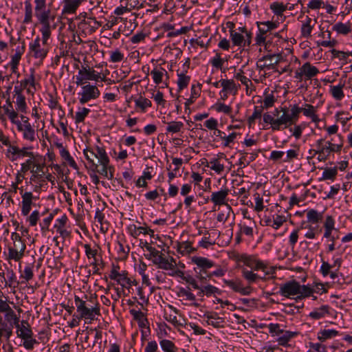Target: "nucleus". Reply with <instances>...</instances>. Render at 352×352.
<instances>
[{"instance_id": "42", "label": "nucleus", "mask_w": 352, "mask_h": 352, "mask_svg": "<svg viewBox=\"0 0 352 352\" xmlns=\"http://www.w3.org/2000/svg\"><path fill=\"white\" fill-rule=\"evenodd\" d=\"M329 314V307L327 305L314 308L309 314V317L313 320H320Z\"/></svg>"}, {"instance_id": "56", "label": "nucleus", "mask_w": 352, "mask_h": 352, "mask_svg": "<svg viewBox=\"0 0 352 352\" xmlns=\"http://www.w3.org/2000/svg\"><path fill=\"white\" fill-rule=\"evenodd\" d=\"M245 218L249 221V223L244 222L241 224L240 230L243 234L251 236L253 235L254 228L256 226V223L250 217L245 216Z\"/></svg>"}, {"instance_id": "45", "label": "nucleus", "mask_w": 352, "mask_h": 352, "mask_svg": "<svg viewBox=\"0 0 352 352\" xmlns=\"http://www.w3.org/2000/svg\"><path fill=\"white\" fill-rule=\"evenodd\" d=\"M288 219V214L286 211L277 212L272 215L273 225L274 230L279 229Z\"/></svg>"}, {"instance_id": "60", "label": "nucleus", "mask_w": 352, "mask_h": 352, "mask_svg": "<svg viewBox=\"0 0 352 352\" xmlns=\"http://www.w3.org/2000/svg\"><path fill=\"white\" fill-rule=\"evenodd\" d=\"M24 19H23V23L25 24H29L32 23V17H33V10H32V6L29 0H25L24 1Z\"/></svg>"}, {"instance_id": "32", "label": "nucleus", "mask_w": 352, "mask_h": 352, "mask_svg": "<svg viewBox=\"0 0 352 352\" xmlns=\"http://www.w3.org/2000/svg\"><path fill=\"white\" fill-rule=\"evenodd\" d=\"M224 282L229 288L242 295H249L251 293V289L244 287L239 280H225Z\"/></svg>"}, {"instance_id": "58", "label": "nucleus", "mask_w": 352, "mask_h": 352, "mask_svg": "<svg viewBox=\"0 0 352 352\" xmlns=\"http://www.w3.org/2000/svg\"><path fill=\"white\" fill-rule=\"evenodd\" d=\"M160 346L163 352H177L178 348L175 343L168 339H163L159 341Z\"/></svg>"}, {"instance_id": "38", "label": "nucleus", "mask_w": 352, "mask_h": 352, "mask_svg": "<svg viewBox=\"0 0 352 352\" xmlns=\"http://www.w3.org/2000/svg\"><path fill=\"white\" fill-rule=\"evenodd\" d=\"M134 102L136 111L142 113H146L147 109L152 106L151 101L142 96L135 98Z\"/></svg>"}, {"instance_id": "23", "label": "nucleus", "mask_w": 352, "mask_h": 352, "mask_svg": "<svg viewBox=\"0 0 352 352\" xmlns=\"http://www.w3.org/2000/svg\"><path fill=\"white\" fill-rule=\"evenodd\" d=\"M270 9L273 13L272 19L276 21H278L279 24L286 20L287 16L284 14L285 11H286L285 3L277 1H273L270 4Z\"/></svg>"}, {"instance_id": "55", "label": "nucleus", "mask_w": 352, "mask_h": 352, "mask_svg": "<svg viewBox=\"0 0 352 352\" xmlns=\"http://www.w3.org/2000/svg\"><path fill=\"white\" fill-rule=\"evenodd\" d=\"M210 109L214 110L217 113H221L226 115H230V113H232V107L220 101H217L213 104L210 107Z\"/></svg>"}, {"instance_id": "48", "label": "nucleus", "mask_w": 352, "mask_h": 352, "mask_svg": "<svg viewBox=\"0 0 352 352\" xmlns=\"http://www.w3.org/2000/svg\"><path fill=\"white\" fill-rule=\"evenodd\" d=\"M206 166L219 175L225 171L224 164L218 158H210Z\"/></svg>"}, {"instance_id": "5", "label": "nucleus", "mask_w": 352, "mask_h": 352, "mask_svg": "<svg viewBox=\"0 0 352 352\" xmlns=\"http://www.w3.org/2000/svg\"><path fill=\"white\" fill-rule=\"evenodd\" d=\"M344 137L338 134L337 139L331 138L329 140L320 138L316 141L314 153L320 162H324L331 153H340L343 148Z\"/></svg>"}, {"instance_id": "64", "label": "nucleus", "mask_w": 352, "mask_h": 352, "mask_svg": "<svg viewBox=\"0 0 352 352\" xmlns=\"http://www.w3.org/2000/svg\"><path fill=\"white\" fill-rule=\"evenodd\" d=\"M193 287L195 289H199L204 295H206L207 296H210L218 292V289L216 287L211 285L199 287L197 284H195L193 285Z\"/></svg>"}, {"instance_id": "10", "label": "nucleus", "mask_w": 352, "mask_h": 352, "mask_svg": "<svg viewBox=\"0 0 352 352\" xmlns=\"http://www.w3.org/2000/svg\"><path fill=\"white\" fill-rule=\"evenodd\" d=\"M230 38L233 46L242 51H248L252 42V32L245 25H241L236 28V32H231Z\"/></svg>"}, {"instance_id": "54", "label": "nucleus", "mask_w": 352, "mask_h": 352, "mask_svg": "<svg viewBox=\"0 0 352 352\" xmlns=\"http://www.w3.org/2000/svg\"><path fill=\"white\" fill-rule=\"evenodd\" d=\"M59 154L63 161L64 164L69 166L73 169H78V165L76 161L74 160V157L71 155V154L67 148L60 152Z\"/></svg>"}, {"instance_id": "15", "label": "nucleus", "mask_w": 352, "mask_h": 352, "mask_svg": "<svg viewBox=\"0 0 352 352\" xmlns=\"http://www.w3.org/2000/svg\"><path fill=\"white\" fill-rule=\"evenodd\" d=\"M75 77L76 85H87L90 83L89 81L105 82L107 80L104 75L102 76L100 72L89 67H82L78 70Z\"/></svg>"}, {"instance_id": "59", "label": "nucleus", "mask_w": 352, "mask_h": 352, "mask_svg": "<svg viewBox=\"0 0 352 352\" xmlns=\"http://www.w3.org/2000/svg\"><path fill=\"white\" fill-rule=\"evenodd\" d=\"M109 58L108 59L109 63H120L124 58V53L119 48H116L109 52Z\"/></svg>"}, {"instance_id": "53", "label": "nucleus", "mask_w": 352, "mask_h": 352, "mask_svg": "<svg viewBox=\"0 0 352 352\" xmlns=\"http://www.w3.org/2000/svg\"><path fill=\"white\" fill-rule=\"evenodd\" d=\"M233 78L241 82L242 85H245L248 91L250 86L252 85V81L244 75V72L242 68L235 70L234 72Z\"/></svg>"}, {"instance_id": "21", "label": "nucleus", "mask_w": 352, "mask_h": 352, "mask_svg": "<svg viewBox=\"0 0 352 352\" xmlns=\"http://www.w3.org/2000/svg\"><path fill=\"white\" fill-rule=\"evenodd\" d=\"M319 73V69L309 62L304 63L295 72L294 78L298 81L311 80Z\"/></svg>"}, {"instance_id": "35", "label": "nucleus", "mask_w": 352, "mask_h": 352, "mask_svg": "<svg viewBox=\"0 0 352 352\" xmlns=\"http://www.w3.org/2000/svg\"><path fill=\"white\" fill-rule=\"evenodd\" d=\"M184 124L181 121H170L166 122V126L165 129V133L167 135L180 134L184 132Z\"/></svg>"}, {"instance_id": "41", "label": "nucleus", "mask_w": 352, "mask_h": 352, "mask_svg": "<svg viewBox=\"0 0 352 352\" xmlns=\"http://www.w3.org/2000/svg\"><path fill=\"white\" fill-rule=\"evenodd\" d=\"M344 82H340L336 85L329 86V93L334 100L341 101L344 98Z\"/></svg>"}, {"instance_id": "36", "label": "nucleus", "mask_w": 352, "mask_h": 352, "mask_svg": "<svg viewBox=\"0 0 352 352\" xmlns=\"http://www.w3.org/2000/svg\"><path fill=\"white\" fill-rule=\"evenodd\" d=\"M228 195V189H221L219 191L212 192L210 200L215 206H223L226 204Z\"/></svg>"}, {"instance_id": "4", "label": "nucleus", "mask_w": 352, "mask_h": 352, "mask_svg": "<svg viewBox=\"0 0 352 352\" xmlns=\"http://www.w3.org/2000/svg\"><path fill=\"white\" fill-rule=\"evenodd\" d=\"M18 189L21 197V201L19 204L21 214L24 217H27L26 221L29 226L34 227L36 226L38 221L43 214L38 210H34L30 214L32 207L34 206V202L38 200V197L31 191L25 190L23 186H21Z\"/></svg>"}, {"instance_id": "57", "label": "nucleus", "mask_w": 352, "mask_h": 352, "mask_svg": "<svg viewBox=\"0 0 352 352\" xmlns=\"http://www.w3.org/2000/svg\"><path fill=\"white\" fill-rule=\"evenodd\" d=\"M3 108L10 122H12L21 116L14 109L12 104L9 100L6 101V103L3 106Z\"/></svg>"}, {"instance_id": "62", "label": "nucleus", "mask_w": 352, "mask_h": 352, "mask_svg": "<svg viewBox=\"0 0 352 352\" xmlns=\"http://www.w3.org/2000/svg\"><path fill=\"white\" fill-rule=\"evenodd\" d=\"M91 110L86 107H78L75 113L74 120L76 124L84 122L85 119L87 117Z\"/></svg>"}, {"instance_id": "52", "label": "nucleus", "mask_w": 352, "mask_h": 352, "mask_svg": "<svg viewBox=\"0 0 352 352\" xmlns=\"http://www.w3.org/2000/svg\"><path fill=\"white\" fill-rule=\"evenodd\" d=\"M129 313L133 316V319L138 322V325L140 327H146L147 324V319L142 311L131 309L129 310Z\"/></svg>"}, {"instance_id": "29", "label": "nucleus", "mask_w": 352, "mask_h": 352, "mask_svg": "<svg viewBox=\"0 0 352 352\" xmlns=\"http://www.w3.org/2000/svg\"><path fill=\"white\" fill-rule=\"evenodd\" d=\"M297 108L298 109V119L300 112H302L303 115L309 118L313 122L317 123L320 121V118L316 113V108L313 105L305 103L302 107L297 105Z\"/></svg>"}, {"instance_id": "46", "label": "nucleus", "mask_w": 352, "mask_h": 352, "mask_svg": "<svg viewBox=\"0 0 352 352\" xmlns=\"http://www.w3.org/2000/svg\"><path fill=\"white\" fill-rule=\"evenodd\" d=\"M276 62L280 64L282 62H285L286 63H289V62L294 60L296 62L298 61V59L293 55L292 49L290 47H287L285 49V52L278 54L276 56Z\"/></svg>"}, {"instance_id": "20", "label": "nucleus", "mask_w": 352, "mask_h": 352, "mask_svg": "<svg viewBox=\"0 0 352 352\" xmlns=\"http://www.w3.org/2000/svg\"><path fill=\"white\" fill-rule=\"evenodd\" d=\"M153 82L160 88H166L169 85V75L165 68L160 65L154 66L150 73Z\"/></svg>"}, {"instance_id": "49", "label": "nucleus", "mask_w": 352, "mask_h": 352, "mask_svg": "<svg viewBox=\"0 0 352 352\" xmlns=\"http://www.w3.org/2000/svg\"><path fill=\"white\" fill-rule=\"evenodd\" d=\"M298 334L296 331L283 330L281 334L276 339L279 345L286 346L288 342Z\"/></svg>"}, {"instance_id": "13", "label": "nucleus", "mask_w": 352, "mask_h": 352, "mask_svg": "<svg viewBox=\"0 0 352 352\" xmlns=\"http://www.w3.org/2000/svg\"><path fill=\"white\" fill-rule=\"evenodd\" d=\"M239 136H240V133L235 131L226 133L221 130H216L214 133H211L213 142L216 144L217 147L223 149L233 148Z\"/></svg>"}, {"instance_id": "43", "label": "nucleus", "mask_w": 352, "mask_h": 352, "mask_svg": "<svg viewBox=\"0 0 352 352\" xmlns=\"http://www.w3.org/2000/svg\"><path fill=\"white\" fill-rule=\"evenodd\" d=\"M332 30L338 34L348 35L352 32L351 23L349 21L346 23L338 22L332 26Z\"/></svg>"}, {"instance_id": "14", "label": "nucleus", "mask_w": 352, "mask_h": 352, "mask_svg": "<svg viewBox=\"0 0 352 352\" xmlns=\"http://www.w3.org/2000/svg\"><path fill=\"white\" fill-rule=\"evenodd\" d=\"M305 285H300L296 280L287 281L280 286L279 293L282 296L300 300L305 298L304 291Z\"/></svg>"}, {"instance_id": "27", "label": "nucleus", "mask_w": 352, "mask_h": 352, "mask_svg": "<svg viewBox=\"0 0 352 352\" xmlns=\"http://www.w3.org/2000/svg\"><path fill=\"white\" fill-rule=\"evenodd\" d=\"M14 320H8L0 314V340L5 338L9 340L12 335Z\"/></svg>"}, {"instance_id": "9", "label": "nucleus", "mask_w": 352, "mask_h": 352, "mask_svg": "<svg viewBox=\"0 0 352 352\" xmlns=\"http://www.w3.org/2000/svg\"><path fill=\"white\" fill-rule=\"evenodd\" d=\"M306 217L309 224L305 227V229L307 230L304 234V236L307 239H315L322 232L318 223L322 219V212L315 209H310L307 210Z\"/></svg>"}, {"instance_id": "1", "label": "nucleus", "mask_w": 352, "mask_h": 352, "mask_svg": "<svg viewBox=\"0 0 352 352\" xmlns=\"http://www.w3.org/2000/svg\"><path fill=\"white\" fill-rule=\"evenodd\" d=\"M21 169L23 172H30L29 182L35 192H39L52 177L48 172L45 157L39 153L22 163Z\"/></svg>"}, {"instance_id": "39", "label": "nucleus", "mask_w": 352, "mask_h": 352, "mask_svg": "<svg viewBox=\"0 0 352 352\" xmlns=\"http://www.w3.org/2000/svg\"><path fill=\"white\" fill-rule=\"evenodd\" d=\"M221 87L224 92L235 96L240 88V85L236 84L233 79H221Z\"/></svg>"}, {"instance_id": "31", "label": "nucleus", "mask_w": 352, "mask_h": 352, "mask_svg": "<svg viewBox=\"0 0 352 352\" xmlns=\"http://www.w3.org/2000/svg\"><path fill=\"white\" fill-rule=\"evenodd\" d=\"M14 320V327L16 328V333L18 338H21L31 332H33L28 322L26 320H23L20 322L19 317L16 315V319H12Z\"/></svg>"}, {"instance_id": "51", "label": "nucleus", "mask_w": 352, "mask_h": 352, "mask_svg": "<svg viewBox=\"0 0 352 352\" xmlns=\"http://www.w3.org/2000/svg\"><path fill=\"white\" fill-rule=\"evenodd\" d=\"M20 338L23 340V346L28 351L32 350L34 348V346L38 344V342L34 338L33 332H31Z\"/></svg>"}, {"instance_id": "17", "label": "nucleus", "mask_w": 352, "mask_h": 352, "mask_svg": "<svg viewBox=\"0 0 352 352\" xmlns=\"http://www.w3.org/2000/svg\"><path fill=\"white\" fill-rule=\"evenodd\" d=\"M109 277L122 287V292H124V288L129 289L131 286L137 284L135 280H133L128 277L126 271L120 270V267L116 265H112Z\"/></svg>"}, {"instance_id": "19", "label": "nucleus", "mask_w": 352, "mask_h": 352, "mask_svg": "<svg viewBox=\"0 0 352 352\" xmlns=\"http://www.w3.org/2000/svg\"><path fill=\"white\" fill-rule=\"evenodd\" d=\"M50 38H47L45 43H43V36L41 38L39 36L35 38L34 41L29 43V49L33 57L40 60H43L47 53L48 47L47 43Z\"/></svg>"}, {"instance_id": "12", "label": "nucleus", "mask_w": 352, "mask_h": 352, "mask_svg": "<svg viewBox=\"0 0 352 352\" xmlns=\"http://www.w3.org/2000/svg\"><path fill=\"white\" fill-rule=\"evenodd\" d=\"M82 151L85 159L92 164H95L96 161L102 166L106 167L109 162V158L103 147L86 145Z\"/></svg>"}, {"instance_id": "30", "label": "nucleus", "mask_w": 352, "mask_h": 352, "mask_svg": "<svg viewBox=\"0 0 352 352\" xmlns=\"http://www.w3.org/2000/svg\"><path fill=\"white\" fill-rule=\"evenodd\" d=\"M78 313L80 314L78 319L84 318L85 323L90 324L91 322L95 319L96 316L100 315V307L98 304L91 307L87 306Z\"/></svg>"}, {"instance_id": "25", "label": "nucleus", "mask_w": 352, "mask_h": 352, "mask_svg": "<svg viewBox=\"0 0 352 352\" xmlns=\"http://www.w3.org/2000/svg\"><path fill=\"white\" fill-rule=\"evenodd\" d=\"M14 98H15V111L19 115H24L28 112V105L25 100V97L22 94L21 89L17 86L14 89Z\"/></svg>"}, {"instance_id": "33", "label": "nucleus", "mask_w": 352, "mask_h": 352, "mask_svg": "<svg viewBox=\"0 0 352 352\" xmlns=\"http://www.w3.org/2000/svg\"><path fill=\"white\" fill-rule=\"evenodd\" d=\"M126 231L133 238H138L141 234L144 235L154 234L153 230L144 226H137L135 224H129L126 228Z\"/></svg>"}, {"instance_id": "24", "label": "nucleus", "mask_w": 352, "mask_h": 352, "mask_svg": "<svg viewBox=\"0 0 352 352\" xmlns=\"http://www.w3.org/2000/svg\"><path fill=\"white\" fill-rule=\"evenodd\" d=\"M190 262L192 265H196V267H194L195 271H197V269H198L199 270V273L205 272L215 265L213 261L200 256H192Z\"/></svg>"}, {"instance_id": "18", "label": "nucleus", "mask_w": 352, "mask_h": 352, "mask_svg": "<svg viewBox=\"0 0 352 352\" xmlns=\"http://www.w3.org/2000/svg\"><path fill=\"white\" fill-rule=\"evenodd\" d=\"M308 12L307 10V12ZM305 12L306 10H301L300 14L298 17V21L300 23V37L308 39L311 36L313 30L317 23V19L316 18H311L308 15H305Z\"/></svg>"}, {"instance_id": "37", "label": "nucleus", "mask_w": 352, "mask_h": 352, "mask_svg": "<svg viewBox=\"0 0 352 352\" xmlns=\"http://www.w3.org/2000/svg\"><path fill=\"white\" fill-rule=\"evenodd\" d=\"M217 235V233L215 231L211 232L208 230L204 231L203 237L198 242V245L205 249L208 248L215 243Z\"/></svg>"}, {"instance_id": "8", "label": "nucleus", "mask_w": 352, "mask_h": 352, "mask_svg": "<svg viewBox=\"0 0 352 352\" xmlns=\"http://www.w3.org/2000/svg\"><path fill=\"white\" fill-rule=\"evenodd\" d=\"M34 14L38 23L41 25L40 32L43 36V43H45L47 39L50 38L52 30L55 28L54 25H51V23L54 21L55 16L50 8L35 11Z\"/></svg>"}, {"instance_id": "26", "label": "nucleus", "mask_w": 352, "mask_h": 352, "mask_svg": "<svg viewBox=\"0 0 352 352\" xmlns=\"http://www.w3.org/2000/svg\"><path fill=\"white\" fill-rule=\"evenodd\" d=\"M305 289L303 294L305 298L313 297L314 299H316V296H314V294L321 295L327 292L324 285L318 282H314L312 284H307L305 285Z\"/></svg>"}, {"instance_id": "3", "label": "nucleus", "mask_w": 352, "mask_h": 352, "mask_svg": "<svg viewBox=\"0 0 352 352\" xmlns=\"http://www.w3.org/2000/svg\"><path fill=\"white\" fill-rule=\"evenodd\" d=\"M336 221L332 215H326L323 221V233L322 241H324V251L327 254L332 253L336 250L342 254L346 250H341V245H338L337 241L340 239L339 228H336Z\"/></svg>"}, {"instance_id": "6", "label": "nucleus", "mask_w": 352, "mask_h": 352, "mask_svg": "<svg viewBox=\"0 0 352 352\" xmlns=\"http://www.w3.org/2000/svg\"><path fill=\"white\" fill-rule=\"evenodd\" d=\"M12 243L8 245L3 252V257L8 263L12 261L21 262L25 255L26 245L20 234L13 232L10 234Z\"/></svg>"}, {"instance_id": "50", "label": "nucleus", "mask_w": 352, "mask_h": 352, "mask_svg": "<svg viewBox=\"0 0 352 352\" xmlns=\"http://www.w3.org/2000/svg\"><path fill=\"white\" fill-rule=\"evenodd\" d=\"M177 85L178 87V90L181 91L184 89L188 87L190 80V76L186 75V74L184 72H180V69H178L177 71Z\"/></svg>"}, {"instance_id": "28", "label": "nucleus", "mask_w": 352, "mask_h": 352, "mask_svg": "<svg viewBox=\"0 0 352 352\" xmlns=\"http://www.w3.org/2000/svg\"><path fill=\"white\" fill-rule=\"evenodd\" d=\"M86 0H60L63 6L62 15L74 14L76 12L81 3Z\"/></svg>"}, {"instance_id": "40", "label": "nucleus", "mask_w": 352, "mask_h": 352, "mask_svg": "<svg viewBox=\"0 0 352 352\" xmlns=\"http://www.w3.org/2000/svg\"><path fill=\"white\" fill-rule=\"evenodd\" d=\"M206 322L215 328L221 327L224 323V319L217 313H208L204 315Z\"/></svg>"}, {"instance_id": "16", "label": "nucleus", "mask_w": 352, "mask_h": 352, "mask_svg": "<svg viewBox=\"0 0 352 352\" xmlns=\"http://www.w3.org/2000/svg\"><path fill=\"white\" fill-rule=\"evenodd\" d=\"M78 86H80V89L77 93V96L80 104L97 100L100 96V91L96 84L88 83Z\"/></svg>"}, {"instance_id": "44", "label": "nucleus", "mask_w": 352, "mask_h": 352, "mask_svg": "<svg viewBox=\"0 0 352 352\" xmlns=\"http://www.w3.org/2000/svg\"><path fill=\"white\" fill-rule=\"evenodd\" d=\"M338 336V331L334 329H320L317 333V338L324 342Z\"/></svg>"}, {"instance_id": "63", "label": "nucleus", "mask_w": 352, "mask_h": 352, "mask_svg": "<svg viewBox=\"0 0 352 352\" xmlns=\"http://www.w3.org/2000/svg\"><path fill=\"white\" fill-rule=\"evenodd\" d=\"M154 263L157 264L160 268L166 271L173 270V265H176V263L173 258H160V261H154Z\"/></svg>"}, {"instance_id": "22", "label": "nucleus", "mask_w": 352, "mask_h": 352, "mask_svg": "<svg viewBox=\"0 0 352 352\" xmlns=\"http://www.w3.org/2000/svg\"><path fill=\"white\" fill-rule=\"evenodd\" d=\"M68 218L65 214L57 218L54 224V228L60 237L65 239L70 235L71 231L67 226Z\"/></svg>"}, {"instance_id": "7", "label": "nucleus", "mask_w": 352, "mask_h": 352, "mask_svg": "<svg viewBox=\"0 0 352 352\" xmlns=\"http://www.w3.org/2000/svg\"><path fill=\"white\" fill-rule=\"evenodd\" d=\"M238 261L252 270L263 272V278L272 276L276 272L274 267L269 266L267 262L254 255L243 254L239 256Z\"/></svg>"}, {"instance_id": "61", "label": "nucleus", "mask_w": 352, "mask_h": 352, "mask_svg": "<svg viewBox=\"0 0 352 352\" xmlns=\"http://www.w3.org/2000/svg\"><path fill=\"white\" fill-rule=\"evenodd\" d=\"M7 146L5 154L6 156L12 161L18 159L19 147L10 144V139L8 138V144L5 145Z\"/></svg>"}, {"instance_id": "47", "label": "nucleus", "mask_w": 352, "mask_h": 352, "mask_svg": "<svg viewBox=\"0 0 352 352\" xmlns=\"http://www.w3.org/2000/svg\"><path fill=\"white\" fill-rule=\"evenodd\" d=\"M256 25L258 30L262 31L263 32L267 33L269 31L275 30L278 28L280 25L278 21H276L272 19L271 21H257Z\"/></svg>"}, {"instance_id": "11", "label": "nucleus", "mask_w": 352, "mask_h": 352, "mask_svg": "<svg viewBox=\"0 0 352 352\" xmlns=\"http://www.w3.org/2000/svg\"><path fill=\"white\" fill-rule=\"evenodd\" d=\"M16 131L21 134L22 138L30 142H33L36 140L37 133L28 117L25 115H21L12 122Z\"/></svg>"}, {"instance_id": "34", "label": "nucleus", "mask_w": 352, "mask_h": 352, "mask_svg": "<svg viewBox=\"0 0 352 352\" xmlns=\"http://www.w3.org/2000/svg\"><path fill=\"white\" fill-rule=\"evenodd\" d=\"M21 88L19 89H25L27 93L33 95L36 91V85L34 74L32 73L26 76L24 79L20 81Z\"/></svg>"}, {"instance_id": "2", "label": "nucleus", "mask_w": 352, "mask_h": 352, "mask_svg": "<svg viewBox=\"0 0 352 352\" xmlns=\"http://www.w3.org/2000/svg\"><path fill=\"white\" fill-rule=\"evenodd\" d=\"M297 104H292L289 108L281 107L263 115V122L267 129L272 131H281L292 126L298 120Z\"/></svg>"}]
</instances>
